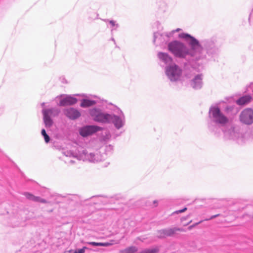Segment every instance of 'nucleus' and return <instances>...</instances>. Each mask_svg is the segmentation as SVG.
Masks as SVG:
<instances>
[{"mask_svg": "<svg viewBox=\"0 0 253 253\" xmlns=\"http://www.w3.org/2000/svg\"><path fill=\"white\" fill-rule=\"evenodd\" d=\"M96 103L94 100L84 99L82 100L81 106L82 107H87L92 106Z\"/></svg>", "mask_w": 253, "mask_h": 253, "instance_id": "18", "label": "nucleus"}, {"mask_svg": "<svg viewBox=\"0 0 253 253\" xmlns=\"http://www.w3.org/2000/svg\"><path fill=\"white\" fill-rule=\"evenodd\" d=\"M246 139L249 141H253V130L247 134Z\"/></svg>", "mask_w": 253, "mask_h": 253, "instance_id": "24", "label": "nucleus"}, {"mask_svg": "<svg viewBox=\"0 0 253 253\" xmlns=\"http://www.w3.org/2000/svg\"><path fill=\"white\" fill-rule=\"evenodd\" d=\"M56 98L60 99L58 105L61 106L74 105L77 102V99L71 95L63 94L57 96Z\"/></svg>", "mask_w": 253, "mask_h": 253, "instance_id": "8", "label": "nucleus"}, {"mask_svg": "<svg viewBox=\"0 0 253 253\" xmlns=\"http://www.w3.org/2000/svg\"><path fill=\"white\" fill-rule=\"evenodd\" d=\"M63 112L66 116L71 120H76L81 116L79 111L74 108L70 107L65 109Z\"/></svg>", "mask_w": 253, "mask_h": 253, "instance_id": "11", "label": "nucleus"}, {"mask_svg": "<svg viewBox=\"0 0 253 253\" xmlns=\"http://www.w3.org/2000/svg\"><path fill=\"white\" fill-rule=\"evenodd\" d=\"M163 35L159 33H155L154 34V42L155 43L163 42Z\"/></svg>", "mask_w": 253, "mask_h": 253, "instance_id": "19", "label": "nucleus"}, {"mask_svg": "<svg viewBox=\"0 0 253 253\" xmlns=\"http://www.w3.org/2000/svg\"><path fill=\"white\" fill-rule=\"evenodd\" d=\"M218 215V214H216V215H213V216H211V218H209V219H212L213 218H215V217H217ZM208 220H209V219Z\"/></svg>", "mask_w": 253, "mask_h": 253, "instance_id": "33", "label": "nucleus"}, {"mask_svg": "<svg viewBox=\"0 0 253 253\" xmlns=\"http://www.w3.org/2000/svg\"><path fill=\"white\" fill-rule=\"evenodd\" d=\"M44 111H47V115L50 116V117H55L57 116L60 112L59 109L56 108H53L48 109H43L42 114H43V112Z\"/></svg>", "mask_w": 253, "mask_h": 253, "instance_id": "16", "label": "nucleus"}, {"mask_svg": "<svg viewBox=\"0 0 253 253\" xmlns=\"http://www.w3.org/2000/svg\"><path fill=\"white\" fill-rule=\"evenodd\" d=\"M211 49H213L214 50H215L216 49H214V43L213 42H212L211 44Z\"/></svg>", "mask_w": 253, "mask_h": 253, "instance_id": "32", "label": "nucleus"}, {"mask_svg": "<svg viewBox=\"0 0 253 253\" xmlns=\"http://www.w3.org/2000/svg\"><path fill=\"white\" fill-rule=\"evenodd\" d=\"M74 253H77V252L76 251Z\"/></svg>", "mask_w": 253, "mask_h": 253, "instance_id": "40", "label": "nucleus"}, {"mask_svg": "<svg viewBox=\"0 0 253 253\" xmlns=\"http://www.w3.org/2000/svg\"><path fill=\"white\" fill-rule=\"evenodd\" d=\"M240 122L247 125H251L253 123V110L251 108L244 109L240 114Z\"/></svg>", "mask_w": 253, "mask_h": 253, "instance_id": "7", "label": "nucleus"}, {"mask_svg": "<svg viewBox=\"0 0 253 253\" xmlns=\"http://www.w3.org/2000/svg\"><path fill=\"white\" fill-rule=\"evenodd\" d=\"M24 195L26 197L27 199L30 200L42 203H46V201L45 200L39 197L35 196L31 193L25 192L24 193Z\"/></svg>", "mask_w": 253, "mask_h": 253, "instance_id": "14", "label": "nucleus"}, {"mask_svg": "<svg viewBox=\"0 0 253 253\" xmlns=\"http://www.w3.org/2000/svg\"><path fill=\"white\" fill-rule=\"evenodd\" d=\"M185 219V218H181V220H182V221H183V220H184Z\"/></svg>", "mask_w": 253, "mask_h": 253, "instance_id": "38", "label": "nucleus"}, {"mask_svg": "<svg viewBox=\"0 0 253 253\" xmlns=\"http://www.w3.org/2000/svg\"><path fill=\"white\" fill-rule=\"evenodd\" d=\"M77 252V253H84V249H81L78 250V251H76Z\"/></svg>", "mask_w": 253, "mask_h": 253, "instance_id": "31", "label": "nucleus"}, {"mask_svg": "<svg viewBox=\"0 0 253 253\" xmlns=\"http://www.w3.org/2000/svg\"><path fill=\"white\" fill-rule=\"evenodd\" d=\"M178 38L184 39L189 47L176 40L170 42L168 45V50L175 57L180 58L189 57L192 60L200 62L201 64L206 61V52L198 40L184 33L179 34Z\"/></svg>", "mask_w": 253, "mask_h": 253, "instance_id": "1", "label": "nucleus"}, {"mask_svg": "<svg viewBox=\"0 0 253 253\" xmlns=\"http://www.w3.org/2000/svg\"><path fill=\"white\" fill-rule=\"evenodd\" d=\"M224 136L225 139L237 140L238 143H241L244 140L240 138V134L235 127L230 126L229 128L223 130Z\"/></svg>", "mask_w": 253, "mask_h": 253, "instance_id": "6", "label": "nucleus"}, {"mask_svg": "<svg viewBox=\"0 0 253 253\" xmlns=\"http://www.w3.org/2000/svg\"><path fill=\"white\" fill-rule=\"evenodd\" d=\"M252 13L250 14V16H249V23L251 22V17H252Z\"/></svg>", "mask_w": 253, "mask_h": 253, "instance_id": "34", "label": "nucleus"}, {"mask_svg": "<svg viewBox=\"0 0 253 253\" xmlns=\"http://www.w3.org/2000/svg\"><path fill=\"white\" fill-rule=\"evenodd\" d=\"M43 121L45 126L46 127H50L53 124V121L51 119V117H50V116L47 115V111L43 112Z\"/></svg>", "mask_w": 253, "mask_h": 253, "instance_id": "17", "label": "nucleus"}, {"mask_svg": "<svg viewBox=\"0 0 253 253\" xmlns=\"http://www.w3.org/2000/svg\"><path fill=\"white\" fill-rule=\"evenodd\" d=\"M203 76L202 74H198L194 77L191 81L190 85L194 89H200L203 85Z\"/></svg>", "mask_w": 253, "mask_h": 253, "instance_id": "12", "label": "nucleus"}, {"mask_svg": "<svg viewBox=\"0 0 253 253\" xmlns=\"http://www.w3.org/2000/svg\"><path fill=\"white\" fill-rule=\"evenodd\" d=\"M42 135L43 136L44 141L46 143L49 142L50 140V138L49 136L46 134L45 130L44 129H42L41 132Z\"/></svg>", "mask_w": 253, "mask_h": 253, "instance_id": "21", "label": "nucleus"}, {"mask_svg": "<svg viewBox=\"0 0 253 253\" xmlns=\"http://www.w3.org/2000/svg\"><path fill=\"white\" fill-rule=\"evenodd\" d=\"M157 56L159 60L165 64L168 65V66L171 65L172 58L168 53L159 52L158 53Z\"/></svg>", "mask_w": 253, "mask_h": 253, "instance_id": "13", "label": "nucleus"}, {"mask_svg": "<svg viewBox=\"0 0 253 253\" xmlns=\"http://www.w3.org/2000/svg\"><path fill=\"white\" fill-rule=\"evenodd\" d=\"M209 118L211 123H209V129L216 133L219 126H225L229 122V119L220 110L217 105L211 106L209 112Z\"/></svg>", "mask_w": 253, "mask_h": 253, "instance_id": "3", "label": "nucleus"}, {"mask_svg": "<svg viewBox=\"0 0 253 253\" xmlns=\"http://www.w3.org/2000/svg\"><path fill=\"white\" fill-rule=\"evenodd\" d=\"M182 228L173 227L162 229L158 231V236L159 238H165L173 235L176 231H183Z\"/></svg>", "mask_w": 253, "mask_h": 253, "instance_id": "10", "label": "nucleus"}, {"mask_svg": "<svg viewBox=\"0 0 253 253\" xmlns=\"http://www.w3.org/2000/svg\"><path fill=\"white\" fill-rule=\"evenodd\" d=\"M87 244L93 246H99L100 243L95 242H89L86 243Z\"/></svg>", "mask_w": 253, "mask_h": 253, "instance_id": "25", "label": "nucleus"}, {"mask_svg": "<svg viewBox=\"0 0 253 253\" xmlns=\"http://www.w3.org/2000/svg\"><path fill=\"white\" fill-rule=\"evenodd\" d=\"M114 112L115 114H109L96 108L89 110V114L94 121L103 124L112 123L116 129H120L126 124L125 115L118 107L114 110Z\"/></svg>", "mask_w": 253, "mask_h": 253, "instance_id": "2", "label": "nucleus"}, {"mask_svg": "<svg viewBox=\"0 0 253 253\" xmlns=\"http://www.w3.org/2000/svg\"><path fill=\"white\" fill-rule=\"evenodd\" d=\"M105 21L109 22V23L110 25L111 28V32H113L114 30H117V28L119 27V24L114 20H105Z\"/></svg>", "mask_w": 253, "mask_h": 253, "instance_id": "20", "label": "nucleus"}, {"mask_svg": "<svg viewBox=\"0 0 253 253\" xmlns=\"http://www.w3.org/2000/svg\"><path fill=\"white\" fill-rule=\"evenodd\" d=\"M156 203H157V201H154V204H156Z\"/></svg>", "mask_w": 253, "mask_h": 253, "instance_id": "37", "label": "nucleus"}, {"mask_svg": "<svg viewBox=\"0 0 253 253\" xmlns=\"http://www.w3.org/2000/svg\"><path fill=\"white\" fill-rule=\"evenodd\" d=\"M158 250L156 249L145 250L141 252L140 253H156Z\"/></svg>", "mask_w": 253, "mask_h": 253, "instance_id": "23", "label": "nucleus"}, {"mask_svg": "<svg viewBox=\"0 0 253 253\" xmlns=\"http://www.w3.org/2000/svg\"><path fill=\"white\" fill-rule=\"evenodd\" d=\"M82 249H84V251L85 252V250L88 249V248L86 247H84Z\"/></svg>", "mask_w": 253, "mask_h": 253, "instance_id": "35", "label": "nucleus"}, {"mask_svg": "<svg viewBox=\"0 0 253 253\" xmlns=\"http://www.w3.org/2000/svg\"><path fill=\"white\" fill-rule=\"evenodd\" d=\"M110 245V244L108 243H100L99 246L101 247H107Z\"/></svg>", "mask_w": 253, "mask_h": 253, "instance_id": "28", "label": "nucleus"}, {"mask_svg": "<svg viewBox=\"0 0 253 253\" xmlns=\"http://www.w3.org/2000/svg\"><path fill=\"white\" fill-rule=\"evenodd\" d=\"M165 73L169 80L172 82L180 81L182 77L181 68L175 64L167 66L165 68Z\"/></svg>", "mask_w": 253, "mask_h": 253, "instance_id": "5", "label": "nucleus"}, {"mask_svg": "<svg viewBox=\"0 0 253 253\" xmlns=\"http://www.w3.org/2000/svg\"><path fill=\"white\" fill-rule=\"evenodd\" d=\"M44 105V103H42V105L43 106Z\"/></svg>", "mask_w": 253, "mask_h": 253, "instance_id": "39", "label": "nucleus"}, {"mask_svg": "<svg viewBox=\"0 0 253 253\" xmlns=\"http://www.w3.org/2000/svg\"><path fill=\"white\" fill-rule=\"evenodd\" d=\"M63 153L66 157L76 158L78 160L87 161L92 163L100 162L104 157L100 153H89L85 150L78 151V153L70 150H67L64 151Z\"/></svg>", "mask_w": 253, "mask_h": 253, "instance_id": "4", "label": "nucleus"}, {"mask_svg": "<svg viewBox=\"0 0 253 253\" xmlns=\"http://www.w3.org/2000/svg\"><path fill=\"white\" fill-rule=\"evenodd\" d=\"M101 130L102 128L96 126H87L81 128L79 132L82 136L85 137Z\"/></svg>", "mask_w": 253, "mask_h": 253, "instance_id": "9", "label": "nucleus"}, {"mask_svg": "<svg viewBox=\"0 0 253 253\" xmlns=\"http://www.w3.org/2000/svg\"><path fill=\"white\" fill-rule=\"evenodd\" d=\"M186 210H187V208H184V209H183L182 210L177 211L175 212L176 213H181V212H183L185 211H186Z\"/></svg>", "mask_w": 253, "mask_h": 253, "instance_id": "30", "label": "nucleus"}, {"mask_svg": "<svg viewBox=\"0 0 253 253\" xmlns=\"http://www.w3.org/2000/svg\"><path fill=\"white\" fill-rule=\"evenodd\" d=\"M113 149V146L111 145H109L106 146L105 151L106 152L111 151Z\"/></svg>", "mask_w": 253, "mask_h": 253, "instance_id": "26", "label": "nucleus"}, {"mask_svg": "<svg viewBox=\"0 0 253 253\" xmlns=\"http://www.w3.org/2000/svg\"><path fill=\"white\" fill-rule=\"evenodd\" d=\"M137 251V249L135 247H130L122 253H134Z\"/></svg>", "mask_w": 253, "mask_h": 253, "instance_id": "22", "label": "nucleus"}, {"mask_svg": "<svg viewBox=\"0 0 253 253\" xmlns=\"http://www.w3.org/2000/svg\"><path fill=\"white\" fill-rule=\"evenodd\" d=\"M106 165L104 166V167H107L109 164V163H106Z\"/></svg>", "mask_w": 253, "mask_h": 253, "instance_id": "36", "label": "nucleus"}, {"mask_svg": "<svg viewBox=\"0 0 253 253\" xmlns=\"http://www.w3.org/2000/svg\"><path fill=\"white\" fill-rule=\"evenodd\" d=\"M179 30H180V29L179 28H177L176 30H173L171 32V33H169V35L168 34V33H166L165 34V36L169 37L171 34H172L173 33L175 32H178L179 31Z\"/></svg>", "mask_w": 253, "mask_h": 253, "instance_id": "27", "label": "nucleus"}, {"mask_svg": "<svg viewBox=\"0 0 253 253\" xmlns=\"http://www.w3.org/2000/svg\"><path fill=\"white\" fill-rule=\"evenodd\" d=\"M65 163L68 164L69 165H73L76 163V162L73 160H70L68 162H67L66 160H65Z\"/></svg>", "mask_w": 253, "mask_h": 253, "instance_id": "29", "label": "nucleus"}, {"mask_svg": "<svg viewBox=\"0 0 253 253\" xmlns=\"http://www.w3.org/2000/svg\"><path fill=\"white\" fill-rule=\"evenodd\" d=\"M251 96L249 95H245L237 100L236 103L239 105H244L249 103L251 101Z\"/></svg>", "mask_w": 253, "mask_h": 253, "instance_id": "15", "label": "nucleus"}]
</instances>
